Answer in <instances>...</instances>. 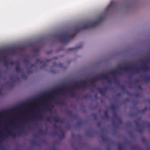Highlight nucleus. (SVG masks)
Here are the masks:
<instances>
[{
    "label": "nucleus",
    "mask_w": 150,
    "mask_h": 150,
    "mask_svg": "<svg viewBox=\"0 0 150 150\" xmlns=\"http://www.w3.org/2000/svg\"><path fill=\"white\" fill-rule=\"evenodd\" d=\"M69 85H64L61 86L60 88H57L53 91L51 93H45V95L42 96L39 98H36V100L38 101L41 100L45 96H48L52 98V99H54V98L53 96V94H56L58 93L61 92L63 93L65 91V89H68L70 90V94L72 97H74L76 95L75 91L72 87H69Z\"/></svg>",
    "instance_id": "f257e3e1"
},
{
    "label": "nucleus",
    "mask_w": 150,
    "mask_h": 150,
    "mask_svg": "<svg viewBox=\"0 0 150 150\" xmlns=\"http://www.w3.org/2000/svg\"><path fill=\"white\" fill-rule=\"evenodd\" d=\"M25 104L26 107V117H25L24 116L23 114H21L19 116V119L16 121V123L14 122V127H19L22 126L25 123L26 119V131H27V125H28V98L26 99Z\"/></svg>",
    "instance_id": "f03ea898"
},
{
    "label": "nucleus",
    "mask_w": 150,
    "mask_h": 150,
    "mask_svg": "<svg viewBox=\"0 0 150 150\" xmlns=\"http://www.w3.org/2000/svg\"><path fill=\"white\" fill-rule=\"evenodd\" d=\"M104 18V17L102 16L96 22L92 23L89 22L86 24L77 27L75 30V33L79 32L81 30L90 29L98 26L100 23L103 21Z\"/></svg>",
    "instance_id": "7ed1b4c3"
},
{
    "label": "nucleus",
    "mask_w": 150,
    "mask_h": 150,
    "mask_svg": "<svg viewBox=\"0 0 150 150\" xmlns=\"http://www.w3.org/2000/svg\"><path fill=\"white\" fill-rule=\"evenodd\" d=\"M75 36V34L71 35L69 31H65L57 35V37L59 41L64 44L68 43L70 40Z\"/></svg>",
    "instance_id": "20e7f679"
},
{
    "label": "nucleus",
    "mask_w": 150,
    "mask_h": 150,
    "mask_svg": "<svg viewBox=\"0 0 150 150\" xmlns=\"http://www.w3.org/2000/svg\"><path fill=\"white\" fill-rule=\"evenodd\" d=\"M101 79L106 80L109 82H110V79L107 74H102L96 76L92 79L90 80L89 81L91 83L93 86H94L96 85V82L98 80Z\"/></svg>",
    "instance_id": "39448f33"
},
{
    "label": "nucleus",
    "mask_w": 150,
    "mask_h": 150,
    "mask_svg": "<svg viewBox=\"0 0 150 150\" xmlns=\"http://www.w3.org/2000/svg\"><path fill=\"white\" fill-rule=\"evenodd\" d=\"M32 120L33 121H36L42 119V115L40 110V107L36 105L33 111Z\"/></svg>",
    "instance_id": "423d86ee"
},
{
    "label": "nucleus",
    "mask_w": 150,
    "mask_h": 150,
    "mask_svg": "<svg viewBox=\"0 0 150 150\" xmlns=\"http://www.w3.org/2000/svg\"><path fill=\"white\" fill-rule=\"evenodd\" d=\"M79 82L82 85V86L78 84L77 82H74L73 84V87L77 89H79L81 87L82 88H85L87 87V83L85 80L81 81Z\"/></svg>",
    "instance_id": "0eeeda50"
},
{
    "label": "nucleus",
    "mask_w": 150,
    "mask_h": 150,
    "mask_svg": "<svg viewBox=\"0 0 150 150\" xmlns=\"http://www.w3.org/2000/svg\"><path fill=\"white\" fill-rule=\"evenodd\" d=\"M43 103H44L45 105L46 106V108H43V109L44 110H46V109H47L49 111L51 112L53 108H54V105L50 103L49 101L46 99L43 101Z\"/></svg>",
    "instance_id": "6e6552de"
},
{
    "label": "nucleus",
    "mask_w": 150,
    "mask_h": 150,
    "mask_svg": "<svg viewBox=\"0 0 150 150\" xmlns=\"http://www.w3.org/2000/svg\"><path fill=\"white\" fill-rule=\"evenodd\" d=\"M150 69V68L149 67L146 65V64L145 62H144L143 63V66L142 67L134 70V73L139 72L140 70H141L147 71Z\"/></svg>",
    "instance_id": "1a4fd4ad"
},
{
    "label": "nucleus",
    "mask_w": 150,
    "mask_h": 150,
    "mask_svg": "<svg viewBox=\"0 0 150 150\" xmlns=\"http://www.w3.org/2000/svg\"><path fill=\"white\" fill-rule=\"evenodd\" d=\"M117 69L109 72L108 73L112 76L115 75L117 74H120L121 71L122 70V68L118 67Z\"/></svg>",
    "instance_id": "9d476101"
},
{
    "label": "nucleus",
    "mask_w": 150,
    "mask_h": 150,
    "mask_svg": "<svg viewBox=\"0 0 150 150\" xmlns=\"http://www.w3.org/2000/svg\"><path fill=\"white\" fill-rule=\"evenodd\" d=\"M51 60V59H47L45 62H43V61L40 60L39 59H37L36 60V64L40 63L41 64H42L41 67V68L42 69L46 66L47 62H49Z\"/></svg>",
    "instance_id": "9b49d317"
},
{
    "label": "nucleus",
    "mask_w": 150,
    "mask_h": 150,
    "mask_svg": "<svg viewBox=\"0 0 150 150\" xmlns=\"http://www.w3.org/2000/svg\"><path fill=\"white\" fill-rule=\"evenodd\" d=\"M7 133L6 135H10L13 138H16L17 137L18 135L13 132L11 130L7 129Z\"/></svg>",
    "instance_id": "f8f14e48"
},
{
    "label": "nucleus",
    "mask_w": 150,
    "mask_h": 150,
    "mask_svg": "<svg viewBox=\"0 0 150 150\" xmlns=\"http://www.w3.org/2000/svg\"><path fill=\"white\" fill-rule=\"evenodd\" d=\"M15 71L18 73H22L23 69L20 66L19 64H18L15 67Z\"/></svg>",
    "instance_id": "ddd939ff"
},
{
    "label": "nucleus",
    "mask_w": 150,
    "mask_h": 150,
    "mask_svg": "<svg viewBox=\"0 0 150 150\" xmlns=\"http://www.w3.org/2000/svg\"><path fill=\"white\" fill-rule=\"evenodd\" d=\"M105 90H104L101 88H99L98 90L101 95L104 96L105 93V90L107 89V87H106L104 88Z\"/></svg>",
    "instance_id": "4468645a"
},
{
    "label": "nucleus",
    "mask_w": 150,
    "mask_h": 150,
    "mask_svg": "<svg viewBox=\"0 0 150 150\" xmlns=\"http://www.w3.org/2000/svg\"><path fill=\"white\" fill-rule=\"evenodd\" d=\"M128 66L127 65L126 66H124L123 67V69L127 71H129L133 68V67L132 66L128 67Z\"/></svg>",
    "instance_id": "2eb2a0df"
},
{
    "label": "nucleus",
    "mask_w": 150,
    "mask_h": 150,
    "mask_svg": "<svg viewBox=\"0 0 150 150\" xmlns=\"http://www.w3.org/2000/svg\"><path fill=\"white\" fill-rule=\"evenodd\" d=\"M3 59H4V61H3L4 65V66L6 68H8L9 67V66L8 65V62L6 60V57L4 56L3 57Z\"/></svg>",
    "instance_id": "dca6fc26"
},
{
    "label": "nucleus",
    "mask_w": 150,
    "mask_h": 150,
    "mask_svg": "<svg viewBox=\"0 0 150 150\" xmlns=\"http://www.w3.org/2000/svg\"><path fill=\"white\" fill-rule=\"evenodd\" d=\"M114 115H115V117L116 118V119L117 120L119 124H121L122 123V121L117 116V115H116V114L115 113H114Z\"/></svg>",
    "instance_id": "f3484780"
},
{
    "label": "nucleus",
    "mask_w": 150,
    "mask_h": 150,
    "mask_svg": "<svg viewBox=\"0 0 150 150\" xmlns=\"http://www.w3.org/2000/svg\"><path fill=\"white\" fill-rule=\"evenodd\" d=\"M18 61L14 62L13 60H10L9 62V64L11 65H13L15 64H18Z\"/></svg>",
    "instance_id": "a211bd4d"
},
{
    "label": "nucleus",
    "mask_w": 150,
    "mask_h": 150,
    "mask_svg": "<svg viewBox=\"0 0 150 150\" xmlns=\"http://www.w3.org/2000/svg\"><path fill=\"white\" fill-rule=\"evenodd\" d=\"M40 50L38 48H36L34 50L33 52L35 53V54L38 55L39 54Z\"/></svg>",
    "instance_id": "6ab92c4d"
},
{
    "label": "nucleus",
    "mask_w": 150,
    "mask_h": 150,
    "mask_svg": "<svg viewBox=\"0 0 150 150\" xmlns=\"http://www.w3.org/2000/svg\"><path fill=\"white\" fill-rule=\"evenodd\" d=\"M143 79L146 81H150V76H144L143 77Z\"/></svg>",
    "instance_id": "aec40b11"
},
{
    "label": "nucleus",
    "mask_w": 150,
    "mask_h": 150,
    "mask_svg": "<svg viewBox=\"0 0 150 150\" xmlns=\"http://www.w3.org/2000/svg\"><path fill=\"white\" fill-rule=\"evenodd\" d=\"M61 133L59 135V137L62 138L64 137V131L62 129H61Z\"/></svg>",
    "instance_id": "412c9836"
},
{
    "label": "nucleus",
    "mask_w": 150,
    "mask_h": 150,
    "mask_svg": "<svg viewBox=\"0 0 150 150\" xmlns=\"http://www.w3.org/2000/svg\"><path fill=\"white\" fill-rule=\"evenodd\" d=\"M119 150H123L122 145L120 143H118L117 144Z\"/></svg>",
    "instance_id": "4be33fe9"
},
{
    "label": "nucleus",
    "mask_w": 150,
    "mask_h": 150,
    "mask_svg": "<svg viewBox=\"0 0 150 150\" xmlns=\"http://www.w3.org/2000/svg\"><path fill=\"white\" fill-rule=\"evenodd\" d=\"M53 119L54 120V121L57 122H59V118L57 117H53Z\"/></svg>",
    "instance_id": "5701e85b"
},
{
    "label": "nucleus",
    "mask_w": 150,
    "mask_h": 150,
    "mask_svg": "<svg viewBox=\"0 0 150 150\" xmlns=\"http://www.w3.org/2000/svg\"><path fill=\"white\" fill-rule=\"evenodd\" d=\"M143 130V128L142 127H138L137 129V130L139 132L142 133Z\"/></svg>",
    "instance_id": "b1692460"
},
{
    "label": "nucleus",
    "mask_w": 150,
    "mask_h": 150,
    "mask_svg": "<svg viewBox=\"0 0 150 150\" xmlns=\"http://www.w3.org/2000/svg\"><path fill=\"white\" fill-rule=\"evenodd\" d=\"M24 62H25L26 65L27 66V65H28V57H27L23 61Z\"/></svg>",
    "instance_id": "393cba45"
},
{
    "label": "nucleus",
    "mask_w": 150,
    "mask_h": 150,
    "mask_svg": "<svg viewBox=\"0 0 150 150\" xmlns=\"http://www.w3.org/2000/svg\"><path fill=\"white\" fill-rule=\"evenodd\" d=\"M110 108L112 110H114L116 108V106L113 105H112L110 106Z\"/></svg>",
    "instance_id": "a878e982"
},
{
    "label": "nucleus",
    "mask_w": 150,
    "mask_h": 150,
    "mask_svg": "<svg viewBox=\"0 0 150 150\" xmlns=\"http://www.w3.org/2000/svg\"><path fill=\"white\" fill-rule=\"evenodd\" d=\"M80 47H77L75 48H69L68 49V50L69 51H71L74 50L75 49L79 48Z\"/></svg>",
    "instance_id": "bb28decb"
},
{
    "label": "nucleus",
    "mask_w": 150,
    "mask_h": 150,
    "mask_svg": "<svg viewBox=\"0 0 150 150\" xmlns=\"http://www.w3.org/2000/svg\"><path fill=\"white\" fill-rule=\"evenodd\" d=\"M22 77L23 79H27V76L24 74H22Z\"/></svg>",
    "instance_id": "cd10ccee"
},
{
    "label": "nucleus",
    "mask_w": 150,
    "mask_h": 150,
    "mask_svg": "<svg viewBox=\"0 0 150 150\" xmlns=\"http://www.w3.org/2000/svg\"><path fill=\"white\" fill-rule=\"evenodd\" d=\"M105 116V117L107 118H109L108 113L107 110L105 111L104 112Z\"/></svg>",
    "instance_id": "c85d7f7f"
},
{
    "label": "nucleus",
    "mask_w": 150,
    "mask_h": 150,
    "mask_svg": "<svg viewBox=\"0 0 150 150\" xmlns=\"http://www.w3.org/2000/svg\"><path fill=\"white\" fill-rule=\"evenodd\" d=\"M38 132L40 134H42L43 133V131L42 129H40L38 131Z\"/></svg>",
    "instance_id": "c756f323"
},
{
    "label": "nucleus",
    "mask_w": 150,
    "mask_h": 150,
    "mask_svg": "<svg viewBox=\"0 0 150 150\" xmlns=\"http://www.w3.org/2000/svg\"><path fill=\"white\" fill-rule=\"evenodd\" d=\"M134 96L136 97H138L140 96V94L139 93H135L134 94Z\"/></svg>",
    "instance_id": "7c9ffc66"
},
{
    "label": "nucleus",
    "mask_w": 150,
    "mask_h": 150,
    "mask_svg": "<svg viewBox=\"0 0 150 150\" xmlns=\"http://www.w3.org/2000/svg\"><path fill=\"white\" fill-rule=\"evenodd\" d=\"M45 119L47 121H50L51 120L50 118L49 117H47L45 118Z\"/></svg>",
    "instance_id": "2f4dec72"
},
{
    "label": "nucleus",
    "mask_w": 150,
    "mask_h": 150,
    "mask_svg": "<svg viewBox=\"0 0 150 150\" xmlns=\"http://www.w3.org/2000/svg\"><path fill=\"white\" fill-rule=\"evenodd\" d=\"M77 126H80L82 125V122L81 121H79L77 123Z\"/></svg>",
    "instance_id": "473e14b6"
},
{
    "label": "nucleus",
    "mask_w": 150,
    "mask_h": 150,
    "mask_svg": "<svg viewBox=\"0 0 150 150\" xmlns=\"http://www.w3.org/2000/svg\"><path fill=\"white\" fill-rule=\"evenodd\" d=\"M147 109V108L146 107H145L144 108L141 110V112H144Z\"/></svg>",
    "instance_id": "72a5a7b5"
},
{
    "label": "nucleus",
    "mask_w": 150,
    "mask_h": 150,
    "mask_svg": "<svg viewBox=\"0 0 150 150\" xmlns=\"http://www.w3.org/2000/svg\"><path fill=\"white\" fill-rule=\"evenodd\" d=\"M135 123L136 124V125L137 127H139V122L137 121H136V120L135 121Z\"/></svg>",
    "instance_id": "f704fd0d"
},
{
    "label": "nucleus",
    "mask_w": 150,
    "mask_h": 150,
    "mask_svg": "<svg viewBox=\"0 0 150 150\" xmlns=\"http://www.w3.org/2000/svg\"><path fill=\"white\" fill-rule=\"evenodd\" d=\"M137 88L139 90H141L142 89V87L141 86L139 85L137 86Z\"/></svg>",
    "instance_id": "c9c22d12"
},
{
    "label": "nucleus",
    "mask_w": 150,
    "mask_h": 150,
    "mask_svg": "<svg viewBox=\"0 0 150 150\" xmlns=\"http://www.w3.org/2000/svg\"><path fill=\"white\" fill-rule=\"evenodd\" d=\"M64 120L63 119H61L59 120V122L61 123H63L64 122Z\"/></svg>",
    "instance_id": "e433bc0d"
},
{
    "label": "nucleus",
    "mask_w": 150,
    "mask_h": 150,
    "mask_svg": "<svg viewBox=\"0 0 150 150\" xmlns=\"http://www.w3.org/2000/svg\"><path fill=\"white\" fill-rule=\"evenodd\" d=\"M121 88L122 89H124L125 88V86L124 85H121L120 86Z\"/></svg>",
    "instance_id": "4c0bfd02"
},
{
    "label": "nucleus",
    "mask_w": 150,
    "mask_h": 150,
    "mask_svg": "<svg viewBox=\"0 0 150 150\" xmlns=\"http://www.w3.org/2000/svg\"><path fill=\"white\" fill-rule=\"evenodd\" d=\"M54 128L55 129H58V126L57 125H54Z\"/></svg>",
    "instance_id": "58836bf2"
},
{
    "label": "nucleus",
    "mask_w": 150,
    "mask_h": 150,
    "mask_svg": "<svg viewBox=\"0 0 150 150\" xmlns=\"http://www.w3.org/2000/svg\"><path fill=\"white\" fill-rule=\"evenodd\" d=\"M4 138H4V137H1L0 138V143H1V142H2V139H4Z\"/></svg>",
    "instance_id": "ea45409f"
},
{
    "label": "nucleus",
    "mask_w": 150,
    "mask_h": 150,
    "mask_svg": "<svg viewBox=\"0 0 150 150\" xmlns=\"http://www.w3.org/2000/svg\"><path fill=\"white\" fill-rule=\"evenodd\" d=\"M23 106V104H22V105H19V106L18 107V108H19V109H21V108Z\"/></svg>",
    "instance_id": "a19ab883"
},
{
    "label": "nucleus",
    "mask_w": 150,
    "mask_h": 150,
    "mask_svg": "<svg viewBox=\"0 0 150 150\" xmlns=\"http://www.w3.org/2000/svg\"><path fill=\"white\" fill-rule=\"evenodd\" d=\"M146 62L148 63H150V59H148L147 60Z\"/></svg>",
    "instance_id": "79ce46f5"
},
{
    "label": "nucleus",
    "mask_w": 150,
    "mask_h": 150,
    "mask_svg": "<svg viewBox=\"0 0 150 150\" xmlns=\"http://www.w3.org/2000/svg\"><path fill=\"white\" fill-rule=\"evenodd\" d=\"M101 125V123L100 122H99L97 124V125L98 126H99Z\"/></svg>",
    "instance_id": "37998d69"
},
{
    "label": "nucleus",
    "mask_w": 150,
    "mask_h": 150,
    "mask_svg": "<svg viewBox=\"0 0 150 150\" xmlns=\"http://www.w3.org/2000/svg\"><path fill=\"white\" fill-rule=\"evenodd\" d=\"M102 139L103 141L105 140V138L104 136H102Z\"/></svg>",
    "instance_id": "c03bdc74"
},
{
    "label": "nucleus",
    "mask_w": 150,
    "mask_h": 150,
    "mask_svg": "<svg viewBox=\"0 0 150 150\" xmlns=\"http://www.w3.org/2000/svg\"><path fill=\"white\" fill-rule=\"evenodd\" d=\"M120 95H121V94H120V93H118V94H117V95H116V96H117V97H119V96H120Z\"/></svg>",
    "instance_id": "a18cd8bd"
},
{
    "label": "nucleus",
    "mask_w": 150,
    "mask_h": 150,
    "mask_svg": "<svg viewBox=\"0 0 150 150\" xmlns=\"http://www.w3.org/2000/svg\"><path fill=\"white\" fill-rule=\"evenodd\" d=\"M114 79L115 80L116 82H117V81L115 77H114Z\"/></svg>",
    "instance_id": "49530a36"
},
{
    "label": "nucleus",
    "mask_w": 150,
    "mask_h": 150,
    "mask_svg": "<svg viewBox=\"0 0 150 150\" xmlns=\"http://www.w3.org/2000/svg\"><path fill=\"white\" fill-rule=\"evenodd\" d=\"M92 115L94 117V118L95 119H96L97 118L96 116V115H94V114H92Z\"/></svg>",
    "instance_id": "de8ad7c7"
},
{
    "label": "nucleus",
    "mask_w": 150,
    "mask_h": 150,
    "mask_svg": "<svg viewBox=\"0 0 150 150\" xmlns=\"http://www.w3.org/2000/svg\"><path fill=\"white\" fill-rule=\"evenodd\" d=\"M29 71V74L30 73H31V72L30 71V68H29V71Z\"/></svg>",
    "instance_id": "09e8293b"
},
{
    "label": "nucleus",
    "mask_w": 150,
    "mask_h": 150,
    "mask_svg": "<svg viewBox=\"0 0 150 150\" xmlns=\"http://www.w3.org/2000/svg\"><path fill=\"white\" fill-rule=\"evenodd\" d=\"M56 103H58V104H62V103H60V102H59L58 101V100H57V101H56Z\"/></svg>",
    "instance_id": "8fccbe9b"
},
{
    "label": "nucleus",
    "mask_w": 150,
    "mask_h": 150,
    "mask_svg": "<svg viewBox=\"0 0 150 150\" xmlns=\"http://www.w3.org/2000/svg\"><path fill=\"white\" fill-rule=\"evenodd\" d=\"M87 97H88V96L87 95H84L83 96V98H87Z\"/></svg>",
    "instance_id": "3c124183"
},
{
    "label": "nucleus",
    "mask_w": 150,
    "mask_h": 150,
    "mask_svg": "<svg viewBox=\"0 0 150 150\" xmlns=\"http://www.w3.org/2000/svg\"><path fill=\"white\" fill-rule=\"evenodd\" d=\"M59 65L60 67H62L63 65L62 64H59Z\"/></svg>",
    "instance_id": "603ef678"
},
{
    "label": "nucleus",
    "mask_w": 150,
    "mask_h": 150,
    "mask_svg": "<svg viewBox=\"0 0 150 150\" xmlns=\"http://www.w3.org/2000/svg\"><path fill=\"white\" fill-rule=\"evenodd\" d=\"M148 126L150 128V123H149L148 125Z\"/></svg>",
    "instance_id": "864d4df0"
},
{
    "label": "nucleus",
    "mask_w": 150,
    "mask_h": 150,
    "mask_svg": "<svg viewBox=\"0 0 150 150\" xmlns=\"http://www.w3.org/2000/svg\"><path fill=\"white\" fill-rule=\"evenodd\" d=\"M138 81H138V80H136L135 81V83L138 82Z\"/></svg>",
    "instance_id": "5fc2aeb1"
},
{
    "label": "nucleus",
    "mask_w": 150,
    "mask_h": 150,
    "mask_svg": "<svg viewBox=\"0 0 150 150\" xmlns=\"http://www.w3.org/2000/svg\"><path fill=\"white\" fill-rule=\"evenodd\" d=\"M57 65V64L55 62V63H54V64H53L54 66H55V65Z\"/></svg>",
    "instance_id": "6e6d98bb"
},
{
    "label": "nucleus",
    "mask_w": 150,
    "mask_h": 150,
    "mask_svg": "<svg viewBox=\"0 0 150 150\" xmlns=\"http://www.w3.org/2000/svg\"><path fill=\"white\" fill-rule=\"evenodd\" d=\"M35 64H33L31 66L32 67H33L35 66Z\"/></svg>",
    "instance_id": "4d7b16f0"
},
{
    "label": "nucleus",
    "mask_w": 150,
    "mask_h": 150,
    "mask_svg": "<svg viewBox=\"0 0 150 150\" xmlns=\"http://www.w3.org/2000/svg\"><path fill=\"white\" fill-rule=\"evenodd\" d=\"M20 131H19V132H18V134H20L21 133H20Z\"/></svg>",
    "instance_id": "13d9d810"
},
{
    "label": "nucleus",
    "mask_w": 150,
    "mask_h": 150,
    "mask_svg": "<svg viewBox=\"0 0 150 150\" xmlns=\"http://www.w3.org/2000/svg\"><path fill=\"white\" fill-rule=\"evenodd\" d=\"M28 130H29V131H29V129H28Z\"/></svg>",
    "instance_id": "bf43d9fd"
},
{
    "label": "nucleus",
    "mask_w": 150,
    "mask_h": 150,
    "mask_svg": "<svg viewBox=\"0 0 150 150\" xmlns=\"http://www.w3.org/2000/svg\"><path fill=\"white\" fill-rule=\"evenodd\" d=\"M33 143L35 145H37V144H36L37 143H36V142H34Z\"/></svg>",
    "instance_id": "052dcab7"
},
{
    "label": "nucleus",
    "mask_w": 150,
    "mask_h": 150,
    "mask_svg": "<svg viewBox=\"0 0 150 150\" xmlns=\"http://www.w3.org/2000/svg\"><path fill=\"white\" fill-rule=\"evenodd\" d=\"M11 80H12V79H13V78H12V77L11 78Z\"/></svg>",
    "instance_id": "680f3d73"
},
{
    "label": "nucleus",
    "mask_w": 150,
    "mask_h": 150,
    "mask_svg": "<svg viewBox=\"0 0 150 150\" xmlns=\"http://www.w3.org/2000/svg\"><path fill=\"white\" fill-rule=\"evenodd\" d=\"M126 99V100H129L128 98H127Z\"/></svg>",
    "instance_id": "e2e57ef3"
},
{
    "label": "nucleus",
    "mask_w": 150,
    "mask_h": 150,
    "mask_svg": "<svg viewBox=\"0 0 150 150\" xmlns=\"http://www.w3.org/2000/svg\"><path fill=\"white\" fill-rule=\"evenodd\" d=\"M17 79H19L18 78H18H17Z\"/></svg>",
    "instance_id": "0e129e2a"
},
{
    "label": "nucleus",
    "mask_w": 150,
    "mask_h": 150,
    "mask_svg": "<svg viewBox=\"0 0 150 150\" xmlns=\"http://www.w3.org/2000/svg\"><path fill=\"white\" fill-rule=\"evenodd\" d=\"M149 110H150V107L149 108Z\"/></svg>",
    "instance_id": "69168bd1"
},
{
    "label": "nucleus",
    "mask_w": 150,
    "mask_h": 150,
    "mask_svg": "<svg viewBox=\"0 0 150 150\" xmlns=\"http://www.w3.org/2000/svg\"><path fill=\"white\" fill-rule=\"evenodd\" d=\"M96 96H97V95H96Z\"/></svg>",
    "instance_id": "338daca9"
},
{
    "label": "nucleus",
    "mask_w": 150,
    "mask_h": 150,
    "mask_svg": "<svg viewBox=\"0 0 150 150\" xmlns=\"http://www.w3.org/2000/svg\"><path fill=\"white\" fill-rule=\"evenodd\" d=\"M54 59H56V58H55Z\"/></svg>",
    "instance_id": "774afa93"
}]
</instances>
